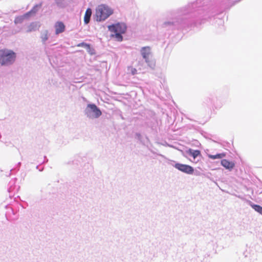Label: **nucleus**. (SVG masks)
<instances>
[{"label":"nucleus","mask_w":262,"mask_h":262,"mask_svg":"<svg viewBox=\"0 0 262 262\" xmlns=\"http://www.w3.org/2000/svg\"><path fill=\"white\" fill-rule=\"evenodd\" d=\"M16 53L12 50L7 49L0 50V64L2 66H8L14 62Z\"/></svg>","instance_id":"obj_1"},{"label":"nucleus","mask_w":262,"mask_h":262,"mask_svg":"<svg viewBox=\"0 0 262 262\" xmlns=\"http://www.w3.org/2000/svg\"><path fill=\"white\" fill-rule=\"evenodd\" d=\"M113 10L105 5H99L96 9V19L98 21L104 20L113 14Z\"/></svg>","instance_id":"obj_2"},{"label":"nucleus","mask_w":262,"mask_h":262,"mask_svg":"<svg viewBox=\"0 0 262 262\" xmlns=\"http://www.w3.org/2000/svg\"><path fill=\"white\" fill-rule=\"evenodd\" d=\"M174 167L179 170L187 174H191L194 172L193 168L188 165L176 163Z\"/></svg>","instance_id":"obj_3"},{"label":"nucleus","mask_w":262,"mask_h":262,"mask_svg":"<svg viewBox=\"0 0 262 262\" xmlns=\"http://www.w3.org/2000/svg\"><path fill=\"white\" fill-rule=\"evenodd\" d=\"M110 31L113 32H119L121 33H124L126 31V27L124 24H117L113 25L108 27Z\"/></svg>","instance_id":"obj_4"},{"label":"nucleus","mask_w":262,"mask_h":262,"mask_svg":"<svg viewBox=\"0 0 262 262\" xmlns=\"http://www.w3.org/2000/svg\"><path fill=\"white\" fill-rule=\"evenodd\" d=\"M88 107L90 109L91 112L94 113V116L95 118H98L101 115L102 113L101 111L97 107V106L95 104H88Z\"/></svg>","instance_id":"obj_5"},{"label":"nucleus","mask_w":262,"mask_h":262,"mask_svg":"<svg viewBox=\"0 0 262 262\" xmlns=\"http://www.w3.org/2000/svg\"><path fill=\"white\" fill-rule=\"evenodd\" d=\"M141 54L146 62H149V56L150 54V48L149 47H143L141 50Z\"/></svg>","instance_id":"obj_6"},{"label":"nucleus","mask_w":262,"mask_h":262,"mask_svg":"<svg viewBox=\"0 0 262 262\" xmlns=\"http://www.w3.org/2000/svg\"><path fill=\"white\" fill-rule=\"evenodd\" d=\"M55 29V34H59L63 32L65 30L66 26L61 21H57L54 26Z\"/></svg>","instance_id":"obj_7"},{"label":"nucleus","mask_w":262,"mask_h":262,"mask_svg":"<svg viewBox=\"0 0 262 262\" xmlns=\"http://www.w3.org/2000/svg\"><path fill=\"white\" fill-rule=\"evenodd\" d=\"M91 15L92 10L90 8H88L85 11L84 17V21L85 24H87L90 22Z\"/></svg>","instance_id":"obj_8"},{"label":"nucleus","mask_w":262,"mask_h":262,"mask_svg":"<svg viewBox=\"0 0 262 262\" xmlns=\"http://www.w3.org/2000/svg\"><path fill=\"white\" fill-rule=\"evenodd\" d=\"M187 152L194 159H195L198 156L201 155V151L199 150H192L191 149H189Z\"/></svg>","instance_id":"obj_9"},{"label":"nucleus","mask_w":262,"mask_h":262,"mask_svg":"<svg viewBox=\"0 0 262 262\" xmlns=\"http://www.w3.org/2000/svg\"><path fill=\"white\" fill-rule=\"evenodd\" d=\"M31 12H29V13L25 14L23 16H19L16 17L14 19V23L15 24L21 23L23 21L24 18L27 17L29 15V14Z\"/></svg>","instance_id":"obj_10"},{"label":"nucleus","mask_w":262,"mask_h":262,"mask_svg":"<svg viewBox=\"0 0 262 262\" xmlns=\"http://www.w3.org/2000/svg\"><path fill=\"white\" fill-rule=\"evenodd\" d=\"M38 27L39 26H38L36 23H32L28 27L27 31L29 32L35 31L37 29Z\"/></svg>","instance_id":"obj_11"},{"label":"nucleus","mask_w":262,"mask_h":262,"mask_svg":"<svg viewBox=\"0 0 262 262\" xmlns=\"http://www.w3.org/2000/svg\"><path fill=\"white\" fill-rule=\"evenodd\" d=\"M41 39L43 42H45L48 39V32L47 30L45 31L41 34Z\"/></svg>","instance_id":"obj_12"},{"label":"nucleus","mask_w":262,"mask_h":262,"mask_svg":"<svg viewBox=\"0 0 262 262\" xmlns=\"http://www.w3.org/2000/svg\"><path fill=\"white\" fill-rule=\"evenodd\" d=\"M252 207L259 213L262 215V207L258 205H253Z\"/></svg>","instance_id":"obj_13"},{"label":"nucleus","mask_w":262,"mask_h":262,"mask_svg":"<svg viewBox=\"0 0 262 262\" xmlns=\"http://www.w3.org/2000/svg\"><path fill=\"white\" fill-rule=\"evenodd\" d=\"M115 35H113L112 36H115V37L117 38V40L118 41H122V36L121 35V33L119 32H114Z\"/></svg>","instance_id":"obj_14"},{"label":"nucleus","mask_w":262,"mask_h":262,"mask_svg":"<svg viewBox=\"0 0 262 262\" xmlns=\"http://www.w3.org/2000/svg\"><path fill=\"white\" fill-rule=\"evenodd\" d=\"M77 46L78 47H82L86 48V49H89L90 48V45L89 44H87L84 42L80 43L78 44Z\"/></svg>","instance_id":"obj_15"},{"label":"nucleus","mask_w":262,"mask_h":262,"mask_svg":"<svg viewBox=\"0 0 262 262\" xmlns=\"http://www.w3.org/2000/svg\"><path fill=\"white\" fill-rule=\"evenodd\" d=\"M222 164L225 167L227 168H229V162L228 161H226L225 160H224L222 161Z\"/></svg>","instance_id":"obj_16"},{"label":"nucleus","mask_w":262,"mask_h":262,"mask_svg":"<svg viewBox=\"0 0 262 262\" xmlns=\"http://www.w3.org/2000/svg\"><path fill=\"white\" fill-rule=\"evenodd\" d=\"M209 157L212 159H215L217 158H221V156L220 154L215 155H209Z\"/></svg>","instance_id":"obj_17"},{"label":"nucleus","mask_w":262,"mask_h":262,"mask_svg":"<svg viewBox=\"0 0 262 262\" xmlns=\"http://www.w3.org/2000/svg\"><path fill=\"white\" fill-rule=\"evenodd\" d=\"M131 72L133 75H135L137 73V70L135 68H131Z\"/></svg>","instance_id":"obj_18"},{"label":"nucleus","mask_w":262,"mask_h":262,"mask_svg":"<svg viewBox=\"0 0 262 262\" xmlns=\"http://www.w3.org/2000/svg\"><path fill=\"white\" fill-rule=\"evenodd\" d=\"M234 166V164L233 163L230 162V169L232 168V167H233Z\"/></svg>","instance_id":"obj_19"}]
</instances>
